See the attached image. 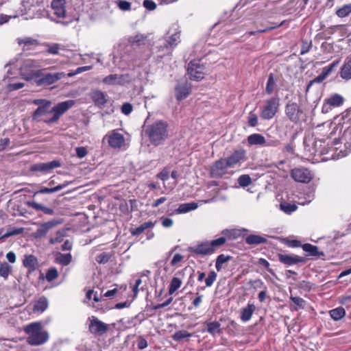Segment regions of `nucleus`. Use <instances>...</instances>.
<instances>
[{
    "instance_id": "nucleus-47",
    "label": "nucleus",
    "mask_w": 351,
    "mask_h": 351,
    "mask_svg": "<svg viewBox=\"0 0 351 351\" xmlns=\"http://www.w3.org/2000/svg\"><path fill=\"white\" fill-rule=\"evenodd\" d=\"M351 13V3L344 5L343 7L339 8L336 14L340 18H343L348 16Z\"/></svg>"
},
{
    "instance_id": "nucleus-21",
    "label": "nucleus",
    "mask_w": 351,
    "mask_h": 351,
    "mask_svg": "<svg viewBox=\"0 0 351 351\" xmlns=\"http://www.w3.org/2000/svg\"><path fill=\"white\" fill-rule=\"evenodd\" d=\"M65 0H52L51 5L53 14L58 18H64L66 16Z\"/></svg>"
},
{
    "instance_id": "nucleus-64",
    "label": "nucleus",
    "mask_w": 351,
    "mask_h": 351,
    "mask_svg": "<svg viewBox=\"0 0 351 351\" xmlns=\"http://www.w3.org/2000/svg\"><path fill=\"white\" fill-rule=\"evenodd\" d=\"M311 47V43H308L307 41H303L302 47H301L300 54L301 55L306 54V53H308Z\"/></svg>"
},
{
    "instance_id": "nucleus-11",
    "label": "nucleus",
    "mask_w": 351,
    "mask_h": 351,
    "mask_svg": "<svg viewBox=\"0 0 351 351\" xmlns=\"http://www.w3.org/2000/svg\"><path fill=\"white\" fill-rule=\"evenodd\" d=\"M88 330L95 336H103L109 330V325L99 320L97 317H88Z\"/></svg>"
},
{
    "instance_id": "nucleus-34",
    "label": "nucleus",
    "mask_w": 351,
    "mask_h": 351,
    "mask_svg": "<svg viewBox=\"0 0 351 351\" xmlns=\"http://www.w3.org/2000/svg\"><path fill=\"white\" fill-rule=\"evenodd\" d=\"M154 226V223L151 221H146L136 228L131 230V234L137 236L143 233L146 229L152 228Z\"/></svg>"
},
{
    "instance_id": "nucleus-18",
    "label": "nucleus",
    "mask_w": 351,
    "mask_h": 351,
    "mask_svg": "<svg viewBox=\"0 0 351 351\" xmlns=\"http://www.w3.org/2000/svg\"><path fill=\"white\" fill-rule=\"evenodd\" d=\"M106 138H108L109 145L113 148L121 147L125 142V138L123 134L115 130H112L110 134H107Z\"/></svg>"
},
{
    "instance_id": "nucleus-41",
    "label": "nucleus",
    "mask_w": 351,
    "mask_h": 351,
    "mask_svg": "<svg viewBox=\"0 0 351 351\" xmlns=\"http://www.w3.org/2000/svg\"><path fill=\"white\" fill-rule=\"evenodd\" d=\"M341 77L346 80L351 78V60L346 62L341 71Z\"/></svg>"
},
{
    "instance_id": "nucleus-19",
    "label": "nucleus",
    "mask_w": 351,
    "mask_h": 351,
    "mask_svg": "<svg viewBox=\"0 0 351 351\" xmlns=\"http://www.w3.org/2000/svg\"><path fill=\"white\" fill-rule=\"evenodd\" d=\"M191 86L186 81L184 83H178L175 88L176 97L178 100L185 99L191 93Z\"/></svg>"
},
{
    "instance_id": "nucleus-15",
    "label": "nucleus",
    "mask_w": 351,
    "mask_h": 351,
    "mask_svg": "<svg viewBox=\"0 0 351 351\" xmlns=\"http://www.w3.org/2000/svg\"><path fill=\"white\" fill-rule=\"evenodd\" d=\"M59 223H60V221L56 219H53L47 222L39 224L37 230L34 233V238L38 239L45 237L51 229Z\"/></svg>"
},
{
    "instance_id": "nucleus-52",
    "label": "nucleus",
    "mask_w": 351,
    "mask_h": 351,
    "mask_svg": "<svg viewBox=\"0 0 351 351\" xmlns=\"http://www.w3.org/2000/svg\"><path fill=\"white\" fill-rule=\"evenodd\" d=\"M111 258V254L107 252H102L96 256V261L99 264L108 263Z\"/></svg>"
},
{
    "instance_id": "nucleus-43",
    "label": "nucleus",
    "mask_w": 351,
    "mask_h": 351,
    "mask_svg": "<svg viewBox=\"0 0 351 351\" xmlns=\"http://www.w3.org/2000/svg\"><path fill=\"white\" fill-rule=\"evenodd\" d=\"M280 208L284 213L289 215L295 211L298 208L295 204L287 202L281 203L280 204Z\"/></svg>"
},
{
    "instance_id": "nucleus-12",
    "label": "nucleus",
    "mask_w": 351,
    "mask_h": 351,
    "mask_svg": "<svg viewBox=\"0 0 351 351\" xmlns=\"http://www.w3.org/2000/svg\"><path fill=\"white\" fill-rule=\"evenodd\" d=\"M103 83L107 85H124L131 82L129 74H110L102 80Z\"/></svg>"
},
{
    "instance_id": "nucleus-1",
    "label": "nucleus",
    "mask_w": 351,
    "mask_h": 351,
    "mask_svg": "<svg viewBox=\"0 0 351 351\" xmlns=\"http://www.w3.org/2000/svg\"><path fill=\"white\" fill-rule=\"evenodd\" d=\"M329 125L332 127V130L327 136V139L332 140V146L329 147L328 148L322 147V143H325L326 139L324 138L319 137L315 141V147L316 149V152H319L321 154H326L330 152H332V154L330 156V158L332 159H339L347 156L350 152L347 148L344 150L341 149L338 152V148L336 147H333L332 146L338 145L339 140H341L344 142L345 146L346 147L347 146L351 147V127H347L345 129L341 138L339 139L335 136L337 131L339 130V127L337 125H332L330 123L327 125V128Z\"/></svg>"
},
{
    "instance_id": "nucleus-39",
    "label": "nucleus",
    "mask_w": 351,
    "mask_h": 351,
    "mask_svg": "<svg viewBox=\"0 0 351 351\" xmlns=\"http://www.w3.org/2000/svg\"><path fill=\"white\" fill-rule=\"evenodd\" d=\"M343 102V98L338 94H335L326 99V103L333 107L341 106Z\"/></svg>"
},
{
    "instance_id": "nucleus-56",
    "label": "nucleus",
    "mask_w": 351,
    "mask_h": 351,
    "mask_svg": "<svg viewBox=\"0 0 351 351\" xmlns=\"http://www.w3.org/2000/svg\"><path fill=\"white\" fill-rule=\"evenodd\" d=\"M47 52L50 54L57 55L59 53L60 45L58 43L48 44Z\"/></svg>"
},
{
    "instance_id": "nucleus-40",
    "label": "nucleus",
    "mask_w": 351,
    "mask_h": 351,
    "mask_svg": "<svg viewBox=\"0 0 351 351\" xmlns=\"http://www.w3.org/2000/svg\"><path fill=\"white\" fill-rule=\"evenodd\" d=\"M302 250L307 252L310 256H319L318 247L309 243H305L302 245ZM323 255V253H321Z\"/></svg>"
},
{
    "instance_id": "nucleus-30",
    "label": "nucleus",
    "mask_w": 351,
    "mask_h": 351,
    "mask_svg": "<svg viewBox=\"0 0 351 351\" xmlns=\"http://www.w3.org/2000/svg\"><path fill=\"white\" fill-rule=\"evenodd\" d=\"M69 182H65L64 183L58 184L54 187H42L40 190L37 191V193L47 194L55 193L64 189L69 185Z\"/></svg>"
},
{
    "instance_id": "nucleus-3",
    "label": "nucleus",
    "mask_w": 351,
    "mask_h": 351,
    "mask_svg": "<svg viewBox=\"0 0 351 351\" xmlns=\"http://www.w3.org/2000/svg\"><path fill=\"white\" fill-rule=\"evenodd\" d=\"M226 241L225 237H219V239L211 241H204L188 247L187 251L193 256H207L215 252L216 249L222 246Z\"/></svg>"
},
{
    "instance_id": "nucleus-54",
    "label": "nucleus",
    "mask_w": 351,
    "mask_h": 351,
    "mask_svg": "<svg viewBox=\"0 0 351 351\" xmlns=\"http://www.w3.org/2000/svg\"><path fill=\"white\" fill-rule=\"evenodd\" d=\"M339 62H340L339 60H335L332 63H331L328 66L324 67L322 69V73L326 77H328L330 75V73L332 71V70L339 65Z\"/></svg>"
},
{
    "instance_id": "nucleus-60",
    "label": "nucleus",
    "mask_w": 351,
    "mask_h": 351,
    "mask_svg": "<svg viewBox=\"0 0 351 351\" xmlns=\"http://www.w3.org/2000/svg\"><path fill=\"white\" fill-rule=\"evenodd\" d=\"M32 103L35 105L40 106H50L51 101L46 99H38L33 100Z\"/></svg>"
},
{
    "instance_id": "nucleus-48",
    "label": "nucleus",
    "mask_w": 351,
    "mask_h": 351,
    "mask_svg": "<svg viewBox=\"0 0 351 351\" xmlns=\"http://www.w3.org/2000/svg\"><path fill=\"white\" fill-rule=\"evenodd\" d=\"M192 336V334L188 332L186 330H178L176 331L172 338L175 341H180L184 338H189Z\"/></svg>"
},
{
    "instance_id": "nucleus-10",
    "label": "nucleus",
    "mask_w": 351,
    "mask_h": 351,
    "mask_svg": "<svg viewBox=\"0 0 351 351\" xmlns=\"http://www.w3.org/2000/svg\"><path fill=\"white\" fill-rule=\"evenodd\" d=\"M187 74L191 80L199 81L204 77L206 67L199 60L191 61L187 66Z\"/></svg>"
},
{
    "instance_id": "nucleus-20",
    "label": "nucleus",
    "mask_w": 351,
    "mask_h": 351,
    "mask_svg": "<svg viewBox=\"0 0 351 351\" xmlns=\"http://www.w3.org/2000/svg\"><path fill=\"white\" fill-rule=\"evenodd\" d=\"M75 105L74 100H66L62 102H60L56 104L50 110V112L56 113L58 116L61 117L64 112L69 109L71 108Z\"/></svg>"
},
{
    "instance_id": "nucleus-2",
    "label": "nucleus",
    "mask_w": 351,
    "mask_h": 351,
    "mask_svg": "<svg viewBox=\"0 0 351 351\" xmlns=\"http://www.w3.org/2000/svg\"><path fill=\"white\" fill-rule=\"evenodd\" d=\"M145 134L152 145H162L169 137L168 124L161 120L156 121L145 128Z\"/></svg>"
},
{
    "instance_id": "nucleus-27",
    "label": "nucleus",
    "mask_w": 351,
    "mask_h": 351,
    "mask_svg": "<svg viewBox=\"0 0 351 351\" xmlns=\"http://www.w3.org/2000/svg\"><path fill=\"white\" fill-rule=\"evenodd\" d=\"M49 301L47 298L45 296H42L39 298L34 305V311L35 312H44L48 307Z\"/></svg>"
},
{
    "instance_id": "nucleus-14",
    "label": "nucleus",
    "mask_w": 351,
    "mask_h": 351,
    "mask_svg": "<svg viewBox=\"0 0 351 351\" xmlns=\"http://www.w3.org/2000/svg\"><path fill=\"white\" fill-rule=\"evenodd\" d=\"M302 113V110L295 103H288L285 106V114L291 122L298 123Z\"/></svg>"
},
{
    "instance_id": "nucleus-23",
    "label": "nucleus",
    "mask_w": 351,
    "mask_h": 351,
    "mask_svg": "<svg viewBox=\"0 0 351 351\" xmlns=\"http://www.w3.org/2000/svg\"><path fill=\"white\" fill-rule=\"evenodd\" d=\"M23 263L29 272L35 271L38 266V259L32 254L25 255Z\"/></svg>"
},
{
    "instance_id": "nucleus-9",
    "label": "nucleus",
    "mask_w": 351,
    "mask_h": 351,
    "mask_svg": "<svg viewBox=\"0 0 351 351\" xmlns=\"http://www.w3.org/2000/svg\"><path fill=\"white\" fill-rule=\"evenodd\" d=\"M64 77H66L64 72L45 73L41 70L40 75L37 76L34 81L38 86H47L55 84Z\"/></svg>"
},
{
    "instance_id": "nucleus-13",
    "label": "nucleus",
    "mask_w": 351,
    "mask_h": 351,
    "mask_svg": "<svg viewBox=\"0 0 351 351\" xmlns=\"http://www.w3.org/2000/svg\"><path fill=\"white\" fill-rule=\"evenodd\" d=\"M291 176L295 181L302 183L309 182L313 178L311 171L304 167H298L292 169Z\"/></svg>"
},
{
    "instance_id": "nucleus-22",
    "label": "nucleus",
    "mask_w": 351,
    "mask_h": 351,
    "mask_svg": "<svg viewBox=\"0 0 351 351\" xmlns=\"http://www.w3.org/2000/svg\"><path fill=\"white\" fill-rule=\"evenodd\" d=\"M278 259L280 262L288 266L295 265L304 261V258L302 257L287 254H279Z\"/></svg>"
},
{
    "instance_id": "nucleus-46",
    "label": "nucleus",
    "mask_w": 351,
    "mask_h": 351,
    "mask_svg": "<svg viewBox=\"0 0 351 351\" xmlns=\"http://www.w3.org/2000/svg\"><path fill=\"white\" fill-rule=\"evenodd\" d=\"M12 267L7 263L4 262L0 264V276L6 280L10 273Z\"/></svg>"
},
{
    "instance_id": "nucleus-25",
    "label": "nucleus",
    "mask_w": 351,
    "mask_h": 351,
    "mask_svg": "<svg viewBox=\"0 0 351 351\" xmlns=\"http://www.w3.org/2000/svg\"><path fill=\"white\" fill-rule=\"evenodd\" d=\"M255 310L256 306L254 304H247V305L241 311V319L243 322H248L251 319Z\"/></svg>"
},
{
    "instance_id": "nucleus-63",
    "label": "nucleus",
    "mask_w": 351,
    "mask_h": 351,
    "mask_svg": "<svg viewBox=\"0 0 351 351\" xmlns=\"http://www.w3.org/2000/svg\"><path fill=\"white\" fill-rule=\"evenodd\" d=\"M75 152H76V155L80 158H82L85 157L88 154L86 149L84 147H77L75 149Z\"/></svg>"
},
{
    "instance_id": "nucleus-8",
    "label": "nucleus",
    "mask_w": 351,
    "mask_h": 351,
    "mask_svg": "<svg viewBox=\"0 0 351 351\" xmlns=\"http://www.w3.org/2000/svg\"><path fill=\"white\" fill-rule=\"evenodd\" d=\"M280 99L278 97L267 99L261 110V117L265 120L271 119L278 112Z\"/></svg>"
},
{
    "instance_id": "nucleus-36",
    "label": "nucleus",
    "mask_w": 351,
    "mask_h": 351,
    "mask_svg": "<svg viewBox=\"0 0 351 351\" xmlns=\"http://www.w3.org/2000/svg\"><path fill=\"white\" fill-rule=\"evenodd\" d=\"M266 239L256 234H250L245 238L246 243L249 245H258L266 242Z\"/></svg>"
},
{
    "instance_id": "nucleus-42",
    "label": "nucleus",
    "mask_w": 351,
    "mask_h": 351,
    "mask_svg": "<svg viewBox=\"0 0 351 351\" xmlns=\"http://www.w3.org/2000/svg\"><path fill=\"white\" fill-rule=\"evenodd\" d=\"M181 285H182V280L177 277H173L171 279L170 285H169V293L170 295L173 294L180 287Z\"/></svg>"
},
{
    "instance_id": "nucleus-4",
    "label": "nucleus",
    "mask_w": 351,
    "mask_h": 351,
    "mask_svg": "<svg viewBox=\"0 0 351 351\" xmlns=\"http://www.w3.org/2000/svg\"><path fill=\"white\" fill-rule=\"evenodd\" d=\"M25 331L28 334L27 343L32 346H39L45 343L49 339V334L43 330L39 322H34L27 325Z\"/></svg>"
},
{
    "instance_id": "nucleus-35",
    "label": "nucleus",
    "mask_w": 351,
    "mask_h": 351,
    "mask_svg": "<svg viewBox=\"0 0 351 351\" xmlns=\"http://www.w3.org/2000/svg\"><path fill=\"white\" fill-rule=\"evenodd\" d=\"M198 205L195 202H189L181 204L177 209L178 213H186L191 210H195Z\"/></svg>"
},
{
    "instance_id": "nucleus-59",
    "label": "nucleus",
    "mask_w": 351,
    "mask_h": 351,
    "mask_svg": "<svg viewBox=\"0 0 351 351\" xmlns=\"http://www.w3.org/2000/svg\"><path fill=\"white\" fill-rule=\"evenodd\" d=\"M118 7L123 11H128L131 9V3L127 1H119Z\"/></svg>"
},
{
    "instance_id": "nucleus-28",
    "label": "nucleus",
    "mask_w": 351,
    "mask_h": 351,
    "mask_svg": "<svg viewBox=\"0 0 351 351\" xmlns=\"http://www.w3.org/2000/svg\"><path fill=\"white\" fill-rule=\"evenodd\" d=\"M16 41L19 45H23L24 50L30 49L31 46L36 47L38 45V40L31 37L19 38L16 39Z\"/></svg>"
},
{
    "instance_id": "nucleus-33",
    "label": "nucleus",
    "mask_w": 351,
    "mask_h": 351,
    "mask_svg": "<svg viewBox=\"0 0 351 351\" xmlns=\"http://www.w3.org/2000/svg\"><path fill=\"white\" fill-rule=\"evenodd\" d=\"M72 260V256L70 253L68 254H62L58 253L56 255L55 261L56 263L60 264L63 266L68 265Z\"/></svg>"
},
{
    "instance_id": "nucleus-51",
    "label": "nucleus",
    "mask_w": 351,
    "mask_h": 351,
    "mask_svg": "<svg viewBox=\"0 0 351 351\" xmlns=\"http://www.w3.org/2000/svg\"><path fill=\"white\" fill-rule=\"evenodd\" d=\"M238 183L242 187L249 186L252 183V179L249 175L243 174L239 177Z\"/></svg>"
},
{
    "instance_id": "nucleus-26",
    "label": "nucleus",
    "mask_w": 351,
    "mask_h": 351,
    "mask_svg": "<svg viewBox=\"0 0 351 351\" xmlns=\"http://www.w3.org/2000/svg\"><path fill=\"white\" fill-rule=\"evenodd\" d=\"M247 143L249 145H257L263 147L265 143V138L260 134H252L247 136Z\"/></svg>"
},
{
    "instance_id": "nucleus-29",
    "label": "nucleus",
    "mask_w": 351,
    "mask_h": 351,
    "mask_svg": "<svg viewBox=\"0 0 351 351\" xmlns=\"http://www.w3.org/2000/svg\"><path fill=\"white\" fill-rule=\"evenodd\" d=\"M328 313H329L330 317L334 321H336V322L341 320L342 318H343L346 316V311L341 306H339V307H337V308H333V309L329 311Z\"/></svg>"
},
{
    "instance_id": "nucleus-32",
    "label": "nucleus",
    "mask_w": 351,
    "mask_h": 351,
    "mask_svg": "<svg viewBox=\"0 0 351 351\" xmlns=\"http://www.w3.org/2000/svg\"><path fill=\"white\" fill-rule=\"evenodd\" d=\"M28 206L36 210H40L47 215H52L54 213V211L52 208L46 207L44 205L36 202H28Z\"/></svg>"
},
{
    "instance_id": "nucleus-57",
    "label": "nucleus",
    "mask_w": 351,
    "mask_h": 351,
    "mask_svg": "<svg viewBox=\"0 0 351 351\" xmlns=\"http://www.w3.org/2000/svg\"><path fill=\"white\" fill-rule=\"evenodd\" d=\"M49 106H40L34 111L33 114V119H36L43 114L50 112V111L47 110V108Z\"/></svg>"
},
{
    "instance_id": "nucleus-50",
    "label": "nucleus",
    "mask_w": 351,
    "mask_h": 351,
    "mask_svg": "<svg viewBox=\"0 0 351 351\" xmlns=\"http://www.w3.org/2000/svg\"><path fill=\"white\" fill-rule=\"evenodd\" d=\"M58 276V271L56 267L49 268L45 275V278L48 282H51Z\"/></svg>"
},
{
    "instance_id": "nucleus-17",
    "label": "nucleus",
    "mask_w": 351,
    "mask_h": 351,
    "mask_svg": "<svg viewBox=\"0 0 351 351\" xmlns=\"http://www.w3.org/2000/svg\"><path fill=\"white\" fill-rule=\"evenodd\" d=\"M60 166L61 164L59 161L53 160L49 162L34 164L31 166L30 170L32 171L48 173L51 171L52 169L59 167Z\"/></svg>"
},
{
    "instance_id": "nucleus-16",
    "label": "nucleus",
    "mask_w": 351,
    "mask_h": 351,
    "mask_svg": "<svg viewBox=\"0 0 351 351\" xmlns=\"http://www.w3.org/2000/svg\"><path fill=\"white\" fill-rule=\"evenodd\" d=\"M226 159L229 167H234L246 160V152L243 149L236 150Z\"/></svg>"
},
{
    "instance_id": "nucleus-55",
    "label": "nucleus",
    "mask_w": 351,
    "mask_h": 351,
    "mask_svg": "<svg viewBox=\"0 0 351 351\" xmlns=\"http://www.w3.org/2000/svg\"><path fill=\"white\" fill-rule=\"evenodd\" d=\"M247 123L250 127H255L258 124V117L253 111L250 112L248 114Z\"/></svg>"
},
{
    "instance_id": "nucleus-58",
    "label": "nucleus",
    "mask_w": 351,
    "mask_h": 351,
    "mask_svg": "<svg viewBox=\"0 0 351 351\" xmlns=\"http://www.w3.org/2000/svg\"><path fill=\"white\" fill-rule=\"evenodd\" d=\"M64 237V234L60 231H58L55 235V237L50 238L49 243L51 244H55L57 243H60L62 241Z\"/></svg>"
},
{
    "instance_id": "nucleus-38",
    "label": "nucleus",
    "mask_w": 351,
    "mask_h": 351,
    "mask_svg": "<svg viewBox=\"0 0 351 351\" xmlns=\"http://www.w3.org/2000/svg\"><path fill=\"white\" fill-rule=\"evenodd\" d=\"M206 330L208 333L215 336L217 333L221 332V324L218 322H211L207 324Z\"/></svg>"
},
{
    "instance_id": "nucleus-7",
    "label": "nucleus",
    "mask_w": 351,
    "mask_h": 351,
    "mask_svg": "<svg viewBox=\"0 0 351 351\" xmlns=\"http://www.w3.org/2000/svg\"><path fill=\"white\" fill-rule=\"evenodd\" d=\"M41 1L42 0H23L22 7L23 10H21L23 12L22 14H29V19L42 17L50 18L49 12L45 10H38L36 13L34 10H32V13L30 12L32 8L35 7L36 5H38ZM26 19H27L28 17Z\"/></svg>"
},
{
    "instance_id": "nucleus-49",
    "label": "nucleus",
    "mask_w": 351,
    "mask_h": 351,
    "mask_svg": "<svg viewBox=\"0 0 351 351\" xmlns=\"http://www.w3.org/2000/svg\"><path fill=\"white\" fill-rule=\"evenodd\" d=\"M290 300L295 304V307L293 308L294 311H298V308H304L305 305V300L300 297L291 296Z\"/></svg>"
},
{
    "instance_id": "nucleus-31",
    "label": "nucleus",
    "mask_w": 351,
    "mask_h": 351,
    "mask_svg": "<svg viewBox=\"0 0 351 351\" xmlns=\"http://www.w3.org/2000/svg\"><path fill=\"white\" fill-rule=\"evenodd\" d=\"M128 41L131 45H136L138 46L145 45L147 42V36L144 34H136L134 36H130Z\"/></svg>"
},
{
    "instance_id": "nucleus-37",
    "label": "nucleus",
    "mask_w": 351,
    "mask_h": 351,
    "mask_svg": "<svg viewBox=\"0 0 351 351\" xmlns=\"http://www.w3.org/2000/svg\"><path fill=\"white\" fill-rule=\"evenodd\" d=\"M92 98L98 105H104L106 103V95L100 90L94 91L92 93Z\"/></svg>"
},
{
    "instance_id": "nucleus-6",
    "label": "nucleus",
    "mask_w": 351,
    "mask_h": 351,
    "mask_svg": "<svg viewBox=\"0 0 351 351\" xmlns=\"http://www.w3.org/2000/svg\"><path fill=\"white\" fill-rule=\"evenodd\" d=\"M38 67L39 64L37 61L32 59L25 60L20 67L21 75L26 80H35L36 77L41 74V70L38 69Z\"/></svg>"
},
{
    "instance_id": "nucleus-5",
    "label": "nucleus",
    "mask_w": 351,
    "mask_h": 351,
    "mask_svg": "<svg viewBox=\"0 0 351 351\" xmlns=\"http://www.w3.org/2000/svg\"><path fill=\"white\" fill-rule=\"evenodd\" d=\"M167 34L169 36L160 40L157 46L158 51H165V53H170L180 42V31L177 28H171Z\"/></svg>"
},
{
    "instance_id": "nucleus-45",
    "label": "nucleus",
    "mask_w": 351,
    "mask_h": 351,
    "mask_svg": "<svg viewBox=\"0 0 351 351\" xmlns=\"http://www.w3.org/2000/svg\"><path fill=\"white\" fill-rule=\"evenodd\" d=\"M275 86L276 81L274 80V75L272 73H270L269 75L265 88V91L267 94L271 95L274 92Z\"/></svg>"
},
{
    "instance_id": "nucleus-44",
    "label": "nucleus",
    "mask_w": 351,
    "mask_h": 351,
    "mask_svg": "<svg viewBox=\"0 0 351 351\" xmlns=\"http://www.w3.org/2000/svg\"><path fill=\"white\" fill-rule=\"evenodd\" d=\"M231 256H226L224 254H220L217 256L215 263V267L217 271H220L222 269V265L229 260H230Z\"/></svg>"
},
{
    "instance_id": "nucleus-24",
    "label": "nucleus",
    "mask_w": 351,
    "mask_h": 351,
    "mask_svg": "<svg viewBox=\"0 0 351 351\" xmlns=\"http://www.w3.org/2000/svg\"><path fill=\"white\" fill-rule=\"evenodd\" d=\"M227 168H230L229 165H228L227 159L221 158L215 162L212 168V173L217 176L221 175L222 172Z\"/></svg>"
},
{
    "instance_id": "nucleus-53",
    "label": "nucleus",
    "mask_w": 351,
    "mask_h": 351,
    "mask_svg": "<svg viewBox=\"0 0 351 351\" xmlns=\"http://www.w3.org/2000/svg\"><path fill=\"white\" fill-rule=\"evenodd\" d=\"M217 277V273L215 271H210L208 273L207 278L205 279L206 287H211L213 285L214 282L216 280Z\"/></svg>"
},
{
    "instance_id": "nucleus-61",
    "label": "nucleus",
    "mask_w": 351,
    "mask_h": 351,
    "mask_svg": "<svg viewBox=\"0 0 351 351\" xmlns=\"http://www.w3.org/2000/svg\"><path fill=\"white\" fill-rule=\"evenodd\" d=\"M132 109H133V107H132V104H130V103H125L122 105L121 112L124 114L128 115L132 112Z\"/></svg>"
},
{
    "instance_id": "nucleus-62",
    "label": "nucleus",
    "mask_w": 351,
    "mask_h": 351,
    "mask_svg": "<svg viewBox=\"0 0 351 351\" xmlns=\"http://www.w3.org/2000/svg\"><path fill=\"white\" fill-rule=\"evenodd\" d=\"M143 4L148 10H154L156 8V4L152 0H145Z\"/></svg>"
}]
</instances>
